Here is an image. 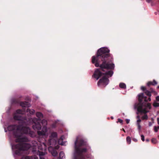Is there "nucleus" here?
<instances>
[{"label":"nucleus","mask_w":159,"mask_h":159,"mask_svg":"<svg viewBox=\"0 0 159 159\" xmlns=\"http://www.w3.org/2000/svg\"><path fill=\"white\" fill-rule=\"evenodd\" d=\"M8 129L9 131H13V135L17 139L16 142H20L18 144L13 145L12 148L13 151V155L15 157L20 156L22 151L27 150L31 147L30 145L24 142L28 141V139L23 135V134H28L32 136L33 132L31 131L29 128L27 127L19 126L16 125L8 126Z\"/></svg>","instance_id":"f257e3e1"},{"label":"nucleus","mask_w":159,"mask_h":159,"mask_svg":"<svg viewBox=\"0 0 159 159\" xmlns=\"http://www.w3.org/2000/svg\"><path fill=\"white\" fill-rule=\"evenodd\" d=\"M110 50L106 47H102L98 51L97 56H93L92 58V61L95 66L99 67L102 69H113L115 65L112 62V60L109 61V57H111L108 54Z\"/></svg>","instance_id":"f03ea898"},{"label":"nucleus","mask_w":159,"mask_h":159,"mask_svg":"<svg viewBox=\"0 0 159 159\" xmlns=\"http://www.w3.org/2000/svg\"><path fill=\"white\" fill-rule=\"evenodd\" d=\"M75 151L74 154V159H85L83 155V153L87 151V149L82 148L83 146L86 144L81 136L77 137L75 143Z\"/></svg>","instance_id":"7ed1b4c3"},{"label":"nucleus","mask_w":159,"mask_h":159,"mask_svg":"<svg viewBox=\"0 0 159 159\" xmlns=\"http://www.w3.org/2000/svg\"><path fill=\"white\" fill-rule=\"evenodd\" d=\"M113 74V71L110 70L104 74H102L98 69H97L95 70L93 76L96 80H98L100 77H102L98 81V85L99 86L103 87L108 84L109 80L108 78L111 77Z\"/></svg>","instance_id":"20e7f679"},{"label":"nucleus","mask_w":159,"mask_h":159,"mask_svg":"<svg viewBox=\"0 0 159 159\" xmlns=\"http://www.w3.org/2000/svg\"><path fill=\"white\" fill-rule=\"evenodd\" d=\"M151 106L150 103H147V104H139L137 108V110L138 112L142 113L144 114V115L142 117L143 120H147L148 116L146 114L149 111V110L151 109Z\"/></svg>","instance_id":"39448f33"},{"label":"nucleus","mask_w":159,"mask_h":159,"mask_svg":"<svg viewBox=\"0 0 159 159\" xmlns=\"http://www.w3.org/2000/svg\"><path fill=\"white\" fill-rule=\"evenodd\" d=\"M33 146L36 147L38 146L39 149V155L40 159H45L43 156L46 153V144L44 143H41L39 144L38 145L36 141H33Z\"/></svg>","instance_id":"423d86ee"},{"label":"nucleus","mask_w":159,"mask_h":159,"mask_svg":"<svg viewBox=\"0 0 159 159\" xmlns=\"http://www.w3.org/2000/svg\"><path fill=\"white\" fill-rule=\"evenodd\" d=\"M36 116L39 118L38 119L35 118L32 120L34 124L33 125V128L34 130H40L41 129V126L39 123L40 122V120L39 119L43 118V115L42 113L38 112L36 113Z\"/></svg>","instance_id":"0eeeda50"},{"label":"nucleus","mask_w":159,"mask_h":159,"mask_svg":"<svg viewBox=\"0 0 159 159\" xmlns=\"http://www.w3.org/2000/svg\"><path fill=\"white\" fill-rule=\"evenodd\" d=\"M57 137V134L56 132H53L52 133L50 136V138L47 143V144L48 145H52V146H54L56 149H58L59 148V147H58V146H55L57 143L56 139Z\"/></svg>","instance_id":"6e6552de"},{"label":"nucleus","mask_w":159,"mask_h":159,"mask_svg":"<svg viewBox=\"0 0 159 159\" xmlns=\"http://www.w3.org/2000/svg\"><path fill=\"white\" fill-rule=\"evenodd\" d=\"M138 99L139 102L140 103H141L143 101V100H144L145 102H148V101H151V98H149L148 99H147L146 97L144 96L143 95V93H141L139 94L138 95ZM147 103H144L142 104L141 103H139L137 106V107H138L139 104H147Z\"/></svg>","instance_id":"1a4fd4ad"},{"label":"nucleus","mask_w":159,"mask_h":159,"mask_svg":"<svg viewBox=\"0 0 159 159\" xmlns=\"http://www.w3.org/2000/svg\"><path fill=\"white\" fill-rule=\"evenodd\" d=\"M47 129L46 127H43L41 131H38V133L40 136H44L45 137L48 136Z\"/></svg>","instance_id":"9d476101"},{"label":"nucleus","mask_w":159,"mask_h":159,"mask_svg":"<svg viewBox=\"0 0 159 159\" xmlns=\"http://www.w3.org/2000/svg\"><path fill=\"white\" fill-rule=\"evenodd\" d=\"M22 113V111L20 110H18L16 111L14 116V119L15 120H21V116L20 114Z\"/></svg>","instance_id":"9b49d317"},{"label":"nucleus","mask_w":159,"mask_h":159,"mask_svg":"<svg viewBox=\"0 0 159 159\" xmlns=\"http://www.w3.org/2000/svg\"><path fill=\"white\" fill-rule=\"evenodd\" d=\"M48 149L49 151L51 153L53 156L55 157L57 155V151L54 149L52 146H51L49 147Z\"/></svg>","instance_id":"f8f14e48"},{"label":"nucleus","mask_w":159,"mask_h":159,"mask_svg":"<svg viewBox=\"0 0 159 159\" xmlns=\"http://www.w3.org/2000/svg\"><path fill=\"white\" fill-rule=\"evenodd\" d=\"M137 118H138V120H137V125L138 126V129L139 130V132H140L141 130V126L140 125L141 120L139 119V116H138L137 117Z\"/></svg>","instance_id":"ddd939ff"},{"label":"nucleus","mask_w":159,"mask_h":159,"mask_svg":"<svg viewBox=\"0 0 159 159\" xmlns=\"http://www.w3.org/2000/svg\"><path fill=\"white\" fill-rule=\"evenodd\" d=\"M64 137L62 136L58 141V143L59 144H60L61 145L65 146L66 145V141H63V138Z\"/></svg>","instance_id":"4468645a"},{"label":"nucleus","mask_w":159,"mask_h":159,"mask_svg":"<svg viewBox=\"0 0 159 159\" xmlns=\"http://www.w3.org/2000/svg\"><path fill=\"white\" fill-rule=\"evenodd\" d=\"M20 105L23 107H29L31 106L30 104L28 105L27 103L26 102H22L20 103Z\"/></svg>","instance_id":"2eb2a0df"},{"label":"nucleus","mask_w":159,"mask_h":159,"mask_svg":"<svg viewBox=\"0 0 159 159\" xmlns=\"http://www.w3.org/2000/svg\"><path fill=\"white\" fill-rule=\"evenodd\" d=\"M27 112L28 113V114L29 113L30 115H31L34 114L35 111L33 109H28L27 110Z\"/></svg>","instance_id":"dca6fc26"},{"label":"nucleus","mask_w":159,"mask_h":159,"mask_svg":"<svg viewBox=\"0 0 159 159\" xmlns=\"http://www.w3.org/2000/svg\"><path fill=\"white\" fill-rule=\"evenodd\" d=\"M119 86L120 88L123 89H125L126 88V84L123 83H121L119 84Z\"/></svg>","instance_id":"f3484780"},{"label":"nucleus","mask_w":159,"mask_h":159,"mask_svg":"<svg viewBox=\"0 0 159 159\" xmlns=\"http://www.w3.org/2000/svg\"><path fill=\"white\" fill-rule=\"evenodd\" d=\"M126 139L127 143L129 144H130L131 143V138L129 137L128 136L127 137Z\"/></svg>","instance_id":"a211bd4d"},{"label":"nucleus","mask_w":159,"mask_h":159,"mask_svg":"<svg viewBox=\"0 0 159 159\" xmlns=\"http://www.w3.org/2000/svg\"><path fill=\"white\" fill-rule=\"evenodd\" d=\"M153 106L155 107H159V103L157 102L156 101H155L153 103Z\"/></svg>","instance_id":"6ab92c4d"},{"label":"nucleus","mask_w":159,"mask_h":159,"mask_svg":"<svg viewBox=\"0 0 159 159\" xmlns=\"http://www.w3.org/2000/svg\"><path fill=\"white\" fill-rule=\"evenodd\" d=\"M152 143L153 144H156L158 142L156 139L152 138L151 140Z\"/></svg>","instance_id":"aec40b11"},{"label":"nucleus","mask_w":159,"mask_h":159,"mask_svg":"<svg viewBox=\"0 0 159 159\" xmlns=\"http://www.w3.org/2000/svg\"><path fill=\"white\" fill-rule=\"evenodd\" d=\"M42 124L43 126H45L47 125V121L46 120H43L42 121Z\"/></svg>","instance_id":"412c9836"},{"label":"nucleus","mask_w":159,"mask_h":159,"mask_svg":"<svg viewBox=\"0 0 159 159\" xmlns=\"http://www.w3.org/2000/svg\"><path fill=\"white\" fill-rule=\"evenodd\" d=\"M145 93L147 95L149 96L150 97L151 96V93L148 90H146L145 92Z\"/></svg>","instance_id":"4be33fe9"},{"label":"nucleus","mask_w":159,"mask_h":159,"mask_svg":"<svg viewBox=\"0 0 159 159\" xmlns=\"http://www.w3.org/2000/svg\"><path fill=\"white\" fill-rule=\"evenodd\" d=\"M21 159H33L32 157H30L29 156H25L22 157Z\"/></svg>","instance_id":"5701e85b"},{"label":"nucleus","mask_w":159,"mask_h":159,"mask_svg":"<svg viewBox=\"0 0 159 159\" xmlns=\"http://www.w3.org/2000/svg\"><path fill=\"white\" fill-rule=\"evenodd\" d=\"M118 121L117 122H120V123L122 124L123 123V120L121 119H118Z\"/></svg>","instance_id":"b1692460"},{"label":"nucleus","mask_w":159,"mask_h":159,"mask_svg":"<svg viewBox=\"0 0 159 159\" xmlns=\"http://www.w3.org/2000/svg\"><path fill=\"white\" fill-rule=\"evenodd\" d=\"M141 139L143 141H144L145 140L144 136L143 135H141Z\"/></svg>","instance_id":"393cba45"},{"label":"nucleus","mask_w":159,"mask_h":159,"mask_svg":"<svg viewBox=\"0 0 159 159\" xmlns=\"http://www.w3.org/2000/svg\"><path fill=\"white\" fill-rule=\"evenodd\" d=\"M152 83L153 85H155L157 84V82L155 80H154L153 82H152Z\"/></svg>","instance_id":"a878e982"},{"label":"nucleus","mask_w":159,"mask_h":159,"mask_svg":"<svg viewBox=\"0 0 159 159\" xmlns=\"http://www.w3.org/2000/svg\"><path fill=\"white\" fill-rule=\"evenodd\" d=\"M154 130L155 132H157L158 129L157 128V127L156 126H154Z\"/></svg>","instance_id":"bb28decb"},{"label":"nucleus","mask_w":159,"mask_h":159,"mask_svg":"<svg viewBox=\"0 0 159 159\" xmlns=\"http://www.w3.org/2000/svg\"><path fill=\"white\" fill-rule=\"evenodd\" d=\"M141 90H142L143 91H144L146 89V88H145V87H144V86H142L141 87Z\"/></svg>","instance_id":"cd10ccee"},{"label":"nucleus","mask_w":159,"mask_h":159,"mask_svg":"<svg viewBox=\"0 0 159 159\" xmlns=\"http://www.w3.org/2000/svg\"><path fill=\"white\" fill-rule=\"evenodd\" d=\"M151 84H152V83L151 82H149L147 84V85L148 86H149Z\"/></svg>","instance_id":"c85d7f7f"},{"label":"nucleus","mask_w":159,"mask_h":159,"mask_svg":"<svg viewBox=\"0 0 159 159\" xmlns=\"http://www.w3.org/2000/svg\"><path fill=\"white\" fill-rule=\"evenodd\" d=\"M156 99L157 101H159V96L156 97Z\"/></svg>","instance_id":"c756f323"},{"label":"nucleus","mask_w":159,"mask_h":159,"mask_svg":"<svg viewBox=\"0 0 159 159\" xmlns=\"http://www.w3.org/2000/svg\"><path fill=\"white\" fill-rule=\"evenodd\" d=\"M126 123L127 124L129 123L130 121V120L129 119H126Z\"/></svg>","instance_id":"7c9ffc66"},{"label":"nucleus","mask_w":159,"mask_h":159,"mask_svg":"<svg viewBox=\"0 0 159 159\" xmlns=\"http://www.w3.org/2000/svg\"><path fill=\"white\" fill-rule=\"evenodd\" d=\"M133 140L135 142H137V139H136L134 138L133 139Z\"/></svg>","instance_id":"2f4dec72"},{"label":"nucleus","mask_w":159,"mask_h":159,"mask_svg":"<svg viewBox=\"0 0 159 159\" xmlns=\"http://www.w3.org/2000/svg\"><path fill=\"white\" fill-rule=\"evenodd\" d=\"M157 120L158 124L159 125V118H157Z\"/></svg>","instance_id":"473e14b6"},{"label":"nucleus","mask_w":159,"mask_h":159,"mask_svg":"<svg viewBox=\"0 0 159 159\" xmlns=\"http://www.w3.org/2000/svg\"><path fill=\"white\" fill-rule=\"evenodd\" d=\"M152 124L151 122H149V126H150L152 125Z\"/></svg>","instance_id":"72a5a7b5"},{"label":"nucleus","mask_w":159,"mask_h":159,"mask_svg":"<svg viewBox=\"0 0 159 159\" xmlns=\"http://www.w3.org/2000/svg\"><path fill=\"white\" fill-rule=\"evenodd\" d=\"M22 123H23V125H24L25 124H26V123L25 121H24V122H23Z\"/></svg>","instance_id":"f704fd0d"},{"label":"nucleus","mask_w":159,"mask_h":159,"mask_svg":"<svg viewBox=\"0 0 159 159\" xmlns=\"http://www.w3.org/2000/svg\"><path fill=\"white\" fill-rule=\"evenodd\" d=\"M147 0V1L148 2H150L151 1V0Z\"/></svg>","instance_id":"c9c22d12"},{"label":"nucleus","mask_w":159,"mask_h":159,"mask_svg":"<svg viewBox=\"0 0 159 159\" xmlns=\"http://www.w3.org/2000/svg\"><path fill=\"white\" fill-rule=\"evenodd\" d=\"M146 141H147V142H148L149 141V140L148 139H146Z\"/></svg>","instance_id":"e433bc0d"},{"label":"nucleus","mask_w":159,"mask_h":159,"mask_svg":"<svg viewBox=\"0 0 159 159\" xmlns=\"http://www.w3.org/2000/svg\"><path fill=\"white\" fill-rule=\"evenodd\" d=\"M157 129H159V126L157 127Z\"/></svg>","instance_id":"4c0bfd02"},{"label":"nucleus","mask_w":159,"mask_h":159,"mask_svg":"<svg viewBox=\"0 0 159 159\" xmlns=\"http://www.w3.org/2000/svg\"><path fill=\"white\" fill-rule=\"evenodd\" d=\"M111 118L112 119H113V117H112V116H111Z\"/></svg>","instance_id":"58836bf2"},{"label":"nucleus","mask_w":159,"mask_h":159,"mask_svg":"<svg viewBox=\"0 0 159 159\" xmlns=\"http://www.w3.org/2000/svg\"><path fill=\"white\" fill-rule=\"evenodd\" d=\"M123 131H124V132H125V130H124V129H123Z\"/></svg>","instance_id":"ea45409f"},{"label":"nucleus","mask_w":159,"mask_h":159,"mask_svg":"<svg viewBox=\"0 0 159 159\" xmlns=\"http://www.w3.org/2000/svg\"><path fill=\"white\" fill-rule=\"evenodd\" d=\"M5 132H6L7 131H6V130L5 129Z\"/></svg>","instance_id":"a19ab883"},{"label":"nucleus","mask_w":159,"mask_h":159,"mask_svg":"<svg viewBox=\"0 0 159 159\" xmlns=\"http://www.w3.org/2000/svg\"><path fill=\"white\" fill-rule=\"evenodd\" d=\"M157 88H159V85L158 86H157Z\"/></svg>","instance_id":"79ce46f5"},{"label":"nucleus","mask_w":159,"mask_h":159,"mask_svg":"<svg viewBox=\"0 0 159 159\" xmlns=\"http://www.w3.org/2000/svg\"><path fill=\"white\" fill-rule=\"evenodd\" d=\"M134 108H136V107H134Z\"/></svg>","instance_id":"37998d69"},{"label":"nucleus","mask_w":159,"mask_h":159,"mask_svg":"<svg viewBox=\"0 0 159 159\" xmlns=\"http://www.w3.org/2000/svg\"><path fill=\"white\" fill-rule=\"evenodd\" d=\"M28 124H29V122H28V123H27Z\"/></svg>","instance_id":"c03bdc74"}]
</instances>
